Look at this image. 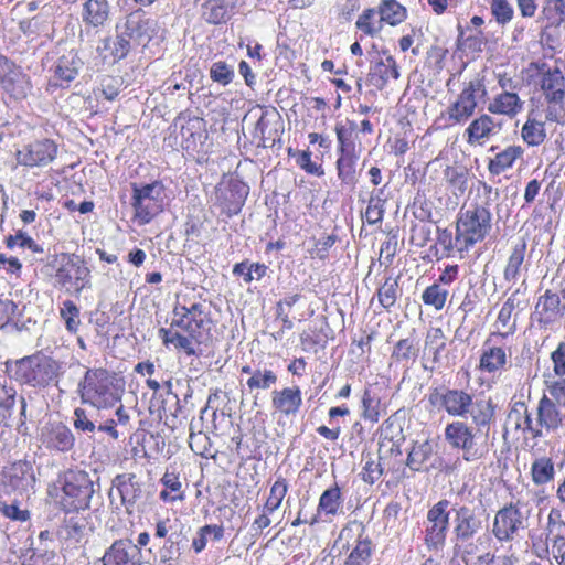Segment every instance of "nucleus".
I'll return each instance as SVG.
<instances>
[{"label":"nucleus","instance_id":"f257e3e1","mask_svg":"<svg viewBox=\"0 0 565 565\" xmlns=\"http://www.w3.org/2000/svg\"><path fill=\"white\" fill-rule=\"evenodd\" d=\"M173 316L169 328L159 329V338L167 348L172 345L188 355H195L194 343H201L211 330L209 308L203 303L180 306L174 308Z\"/></svg>","mask_w":565,"mask_h":565},{"label":"nucleus","instance_id":"f03ea898","mask_svg":"<svg viewBox=\"0 0 565 565\" xmlns=\"http://www.w3.org/2000/svg\"><path fill=\"white\" fill-rule=\"evenodd\" d=\"M535 84L539 87L546 121L565 124V76L556 66L543 63L537 67Z\"/></svg>","mask_w":565,"mask_h":565},{"label":"nucleus","instance_id":"7ed1b4c3","mask_svg":"<svg viewBox=\"0 0 565 565\" xmlns=\"http://www.w3.org/2000/svg\"><path fill=\"white\" fill-rule=\"evenodd\" d=\"M62 365L45 354L36 353L15 362L13 377L33 388H45L57 382Z\"/></svg>","mask_w":565,"mask_h":565},{"label":"nucleus","instance_id":"20e7f679","mask_svg":"<svg viewBox=\"0 0 565 565\" xmlns=\"http://www.w3.org/2000/svg\"><path fill=\"white\" fill-rule=\"evenodd\" d=\"M78 391L82 401L97 409L110 408L121 399V390L104 369L87 370Z\"/></svg>","mask_w":565,"mask_h":565},{"label":"nucleus","instance_id":"39448f33","mask_svg":"<svg viewBox=\"0 0 565 565\" xmlns=\"http://www.w3.org/2000/svg\"><path fill=\"white\" fill-rule=\"evenodd\" d=\"M488 204L487 201L484 205H475L460 213L455 238V246L459 252L468 250L490 232L492 215Z\"/></svg>","mask_w":565,"mask_h":565},{"label":"nucleus","instance_id":"423d86ee","mask_svg":"<svg viewBox=\"0 0 565 565\" xmlns=\"http://www.w3.org/2000/svg\"><path fill=\"white\" fill-rule=\"evenodd\" d=\"M445 439L454 448L462 452L467 462H476L489 454L487 433L481 434L465 422H452L445 428Z\"/></svg>","mask_w":565,"mask_h":565},{"label":"nucleus","instance_id":"0eeeda50","mask_svg":"<svg viewBox=\"0 0 565 565\" xmlns=\"http://www.w3.org/2000/svg\"><path fill=\"white\" fill-rule=\"evenodd\" d=\"M94 482L83 470L67 471L62 486L61 504L67 512L89 508L94 494Z\"/></svg>","mask_w":565,"mask_h":565},{"label":"nucleus","instance_id":"6e6552de","mask_svg":"<svg viewBox=\"0 0 565 565\" xmlns=\"http://www.w3.org/2000/svg\"><path fill=\"white\" fill-rule=\"evenodd\" d=\"M164 186L160 181L138 186L132 185V209L139 224L150 223L163 211Z\"/></svg>","mask_w":565,"mask_h":565},{"label":"nucleus","instance_id":"1a4fd4ad","mask_svg":"<svg viewBox=\"0 0 565 565\" xmlns=\"http://www.w3.org/2000/svg\"><path fill=\"white\" fill-rule=\"evenodd\" d=\"M530 511L520 500L501 508L494 515L492 533L499 542L512 541L526 527Z\"/></svg>","mask_w":565,"mask_h":565},{"label":"nucleus","instance_id":"9d476101","mask_svg":"<svg viewBox=\"0 0 565 565\" xmlns=\"http://www.w3.org/2000/svg\"><path fill=\"white\" fill-rule=\"evenodd\" d=\"M486 95V87L481 79H471L461 93L457 96L456 100L447 108V116L450 125H461L467 122L478 105V99Z\"/></svg>","mask_w":565,"mask_h":565},{"label":"nucleus","instance_id":"9b49d317","mask_svg":"<svg viewBox=\"0 0 565 565\" xmlns=\"http://www.w3.org/2000/svg\"><path fill=\"white\" fill-rule=\"evenodd\" d=\"M0 87L14 100L25 99L32 89L31 78L22 67L0 54Z\"/></svg>","mask_w":565,"mask_h":565},{"label":"nucleus","instance_id":"f8f14e48","mask_svg":"<svg viewBox=\"0 0 565 565\" xmlns=\"http://www.w3.org/2000/svg\"><path fill=\"white\" fill-rule=\"evenodd\" d=\"M450 502L446 499L435 503L427 512L425 527V544L429 551H438L445 545L449 526Z\"/></svg>","mask_w":565,"mask_h":565},{"label":"nucleus","instance_id":"ddd939ff","mask_svg":"<svg viewBox=\"0 0 565 565\" xmlns=\"http://www.w3.org/2000/svg\"><path fill=\"white\" fill-rule=\"evenodd\" d=\"M58 147L55 141L43 138L34 140L17 151L19 164L28 168H42L49 166L57 157Z\"/></svg>","mask_w":565,"mask_h":565},{"label":"nucleus","instance_id":"4468645a","mask_svg":"<svg viewBox=\"0 0 565 565\" xmlns=\"http://www.w3.org/2000/svg\"><path fill=\"white\" fill-rule=\"evenodd\" d=\"M88 278L89 269L79 256H64L63 263L56 271V279L63 287L81 292L88 284Z\"/></svg>","mask_w":565,"mask_h":565},{"label":"nucleus","instance_id":"2eb2a0df","mask_svg":"<svg viewBox=\"0 0 565 565\" xmlns=\"http://www.w3.org/2000/svg\"><path fill=\"white\" fill-rule=\"evenodd\" d=\"M452 512L455 539L476 536L483 529V510L455 504Z\"/></svg>","mask_w":565,"mask_h":565},{"label":"nucleus","instance_id":"dca6fc26","mask_svg":"<svg viewBox=\"0 0 565 565\" xmlns=\"http://www.w3.org/2000/svg\"><path fill=\"white\" fill-rule=\"evenodd\" d=\"M546 552L559 565H565V522L562 512L557 509H552L547 516Z\"/></svg>","mask_w":565,"mask_h":565},{"label":"nucleus","instance_id":"f3484780","mask_svg":"<svg viewBox=\"0 0 565 565\" xmlns=\"http://www.w3.org/2000/svg\"><path fill=\"white\" fill-rule=\"evenodd\" d=\"M40 440L50 451L67 452L75 444L72 430L61 422L47 423L41 428Z\"/></svg>","mask_w":565,"mask_h":565},{"label":"nucleus","instance_id":"a211bd4d","mask_svg":"<svg viewBox=\"0 0 565 565\" xmlns=\"http://www.w3.org/2000/svg\"><path fill=\"white\" fill-rule=\"evenodd\" d=\"M353 533L358 535L356 544L345 559L344 565H370L372 542L367 536H364V526L361 523L354 522L343 527L339 540L349 539Z\"/></svg>","mask_w":565,"mask_h":565},{"label":"nucleus","instance_id":"6ab92c4d","mask_svg":"<svg viewBox=\"0 0 565 565\" xmlns=\"http://www.w3.org/2000/svg\"><path fill=\"white\" fill-rule=\"evenodd\" d=\"M140 547L130 540L115 541L103 556L104 565H141Z\"/></svg>","mask_w":565,"mask_h":565},{"label":"nucleus","instance_id":"aec40b11","mask_svg":"<svg viewBox=\"0 0 565 565\" xmlns=\"http://www.w3.org/2000/svg\"><path fill=\"white\" fill-rule=\"evenodd\" d=\"M431 404L439 402L441 407L451 416L466 417L472 405V396L462 390H447L439 394L435 391L429 396Z\"/></svg>","mask_w":565,"mask_h":565},{"label":"nucleus","instance_id":"412c9836","mask_svg":"<svg viewBox=\"0 0 565 565\" xmlns=\"http://www.w3.org/2000/svg\"><path fill=\"white\" fill-rule=\"evenodd\" d=\"M501 130V126L490 115L475 118L465 130L466 141L470 146H483Z\"/></svg>","mask_w":565,"mask_h":565},{"label":"nucleus","instance_id":"4be33fe9","mask_svg":"<svg viewBox=\"0 0 565 565\" xmlns=\"http://www.w3.org/2000/svg\"><path fill=\"white\" fill-rule=\"evenodd\" d=\"M491 536L487 533L472 537L455 539L454 553L461 558L465 565L478 562V556L489 547Z\"/></svg>","mask_w":565,"mask_h":565},{"label":"nucleus","instance_id":"5701e85b","mask_svg":"<svg viewBox=\"0 0 565 565\" xmlns=\"http://www.w3.org/2000/svg\"><path fill=\"white\" fill-rule=\"evenodd\" d=\"M20 402V423L23 425L26 419V401L18 396L17 390L12 386L0 384V427H10L14 414L17 401Z\"/></svg>","mask_w":565,"mask_h":565},{"label":"nucleus","instance_id":"b1692460","mask_svg":"<svg viewBox=\"0 0 565 565\" xmlns=\"http://www.w3.org/2000/svg\"><path fill=\"white\" fill-rule=\"evenodd\" d=\"M302 405L301 391L298 386L284 387L271 392L273 408L285 415L295 416Z\"/></svg>","mask_w":565,"mask_h":565},{"label":"nucleus","instance_id":"393cba45","mask_svg":"<svg viewBox=\"0 0 565 565\" xmlns=\"http://www.w3.org/2000/svg\"><path fill=\"white\" fill-rule=\"evenodd\" d=\"M241 0H207L202 4V18L209 24L226 23L236 12Z\"/></svg>","mask_w":565,"mask_h":565},{"label":"nucleus","instance_id":"a878e982","mask_svg":"<svg viewBox=\"0 0 565 565\" xmlns=\"http://www.w3.org/2000/svg\"><path fill=\"white\" fill-rule=\"evenodd\" d=\"M113 488L120 497L121 503L130 513V508L141 498V483L134 473L118 475L113 481Z\"/></svg>","mask_w":565,"mask_h":565},{"label":"nucleus","instance_id":"bb28decb","mask_svg":"<svg viewBox=\"0 0 565 565\" xmlns=\"http://www.w3.org/2000/svg\"><path fill=\"white\" fill-rule=\"evenodd\" d=\"M110 15L108 0H86L82 4L81 18L86 28L100 29L106 25Z\"/></svg>","mask_w":565,"mask_h":565},{"label":"nucleus","instance_id":"cd10ccee","mask_svg":"<svg viewBox=\"0 0 565 565\" xmlns=\"http://www.w3.org/2000/svg\"><path fill=\"white\" fill-rule=\"evenodd\" d=\"M82 64L81 58L73 51L62 55L54 67V76L51 79V85L63 86L74 81L78 75Z\"/></svg>","mask_w":565,"mask_h":565},{"label":"nucleus","instance_id":"c85d7f7f","mask_svg":"<svg viewBox=\"0 0 565 565\" xmlns=\"http://www.w3.org/2000/svg\"><path fill=\"white\" fill-rule=\"evenodd\" d=\"M565 307L561 303V298L557 294L546 290L537 300L535 306V313L540 324L547 326L555 321L564 312Z\"/></svg>","mask_w":565,"mask_h":565},{"label":"nucleus","instance_id":"c756f323","mask_svg":"<svg viewBox=\"0 0 565 565\" xmlns=\"http://www.w3.org/2000/svg\"><path fill=\"white\" fill-rule=\"evenodd\" d=\"M511 352L501 347L484 348L479 361V369L487 373H501L510 365Z\"/></svg>","mask_w":565,"mask_h":565},{"label":"nucleus","instance_id":"7c9ffc66","mask_svg":"<svg viewBox=\"0 0 565 565\" xmlns=\"http://www.w3.org/2000/svg\"><path fill=\"white\" fill-rule=\"evenodd\" d=\"M516 307V299L510 296L502 305L497 321L494 323L495 331L490 335L488 342L494 341L495 339H504L512 335L516 330V323L512 320V312Z\"/></svg>","mask_w":565,"mask_h":565},{"label":"nucleus","instance_id":"2f4dec72","mask_svg":"<svg viewBox=\"0 0 565 565\" xmlns=\"http://www.w3.org/2000/svg\"><path fill=\"white\" fill-rule=\"evenodd\" d=\"M523 104V100H521L516 93L505 90L495 95L487 109L490 114L513 118L522 110Z\"/></svg>","mask_w":565,"mask_h":565},{"label":"nucleus","instance_id":"473e14b6","mask_svg":"<svg viewBox=\"0 0 565 565\" xmlns=\"http://www.w3.org/2000/svg\"><path fill=\"white\" fill-rule=\"evenodd\" d=\"M370 82L382 89L386 86L390 78L397 79L399 71L395 58L392 55H386L371 66L369 73Z\"/></svg>","mask_w":565,"mask_h":565},{"label":"nucleus","instance_id":"72a5a7b5","mask_svg":"<svg viewBox=\"0 0 565 565\" xmlns=\"http://www.w3.org/2000/svg\"><path fill=\"white\" fill-rule=\"evenodd\" d=\"M7 478L11 487L17 490H28L35 483L33 466L26 460L13 462L7 471Z\"/></svg>","mask_w":565,"mask_h":565},{"label":"nucleus","instance_id":"f704fd0d","mask_svg":"<svg viewBox=\"0 0 565 565\" xmlns=\"http://www.w3.org/2000/svg\"><path fill=\"white\" fill-rule=\"evenodd\" d=\"M124 31L131 40L138 42L149 40L152 33V21L145 18L140 11L132 12L126 19Z\"/></svg>","mask_w":565,"mask_h":565},{"label":"nucleus","instance_id":"c9c22d12","mask_svg":"<svg viewBox=\"0 0 565 565\" xmlns=\"http://www.w3.org/2000/svg\"><path fill=\"white\" fill-rule=\"evenodd\" d=\"M360 159V151L339 153L337 160V173L342 184L354 188L358 183L356 166Z\"/></svg>","mask_w":565,"mask_h":565},{"label":"nucleus","instance_id":"e433bc0d","mask_svg":"<svg viewBox=\"0 0 565 565\" xmlns=\"http://www.w3.org/2000/svg\"><path fill=\"white\" fill-rule=\"evenodd\" d=\"M524 150L520 146H509L498 152L488 164V170L493 175H499L512 168L514 162L522 158Z\"/></svg>","mask_w":565,"mask_h":565},{"label":"nucleus","instance_id":"4c0bfd02","mask_svg":"<svg viewBox=\"0 0 565 565\" xmlns=\"http://www.w3.org/2000/svg\"><path fill=\"white\" fill-rule=\"evenodd\" d=\"M470 417L472 423L476 425V430L481 433L486 428L488 434L489 425L494 417V405L491 399H477L472 401V405L469 407Z\"/></svg>","mask_w":565,"mask_h":565},{"label":"nucleus","instance_id":"58836bf2","mask_svg":"<svg viewBox=\"0 0 565 565\" xmlns=\"http://www.w3.org/2000/svg\"><path fill=\"white\" fill-rule=\"evenodd\" d=\"M562 415L555 403L543 396L537 405V426L547 430H556L562 425Z\"/></svg>","mask_w":565,"mask_h":565},{"label":"nucleus","instance_id":"ea45409f","mask_svg":"<svg viewBox=\"0 0 565 565\" xmlns=\"http://www.w3.org/2000/svg\"><path fill=\"white\" fill-rule=\"evenodd\" d=\"M433 454L434 448L429 441H416L408 452L406 466L413 471H428V462Z\"/></svg>","mask_w":565,"mask_h":565},{"label":"nucleus","instance_id":"a19ab883","mask_svg":"<svg viewBox=\"0 0 565 565\" xmlns=\"http://www.w3.org/2000/svg\"><path fill=\"white\" fill-rule=\"evenodd\" d=\"M380 22L396 26L407 18V9L396 0H381L377 6Z\"/></svg>","mask_w":565,"mask_h":565},{"label":"nucleus","instance_id":"79ce46f5","mask_svg":"<svg viewBox=\"0 0 565 565\" xmlns=\"http://www.w3.org/2000/svg\"><path fill=\"white\" fill-rule=\"evenodd\" d=\"M160 481L164 486V490L159 494L162 501L175 502L183 501L185 499L179 473L174 470L167 469Z\"/></svg>","mask_w":565,"mask_h":565},{"label":"nucleus","instance_id":"37998d69","mask_svg":"<svg viewBox=\"0 0 565 565\" xmlns=\"http://www.w3.org/2000/svg\"><path fill=\"white\" fill-rule=\"evenodd\" d=\"M343 499L338 484L328 488L322 492L318 503V513L324 515H337L342 508Z\"/></svg>","mask_w":565,"mask_h":565},{"label":"nucleus","instance_id":"c03bdc74","mask_svg":"<svg viewBox=\"0 0 565 565\" xmlns=\"http://www.w3.org/2000/svg\"><path fill=\"white\" fill-rule=\"evenodd\" d=\"M248 193V186L239 181L230 183V196H225L223 211L228 215H236L244 205Z\"/></svg>","mask_w":565,"mask_h":565},{"label":"nucleus","instance_id":"a18cd8bd","mask_svg":"<svg viewBox=\"0 0 565 565\" xmlns=\"http://www.w3.org/2000/svg\"><path fill=\"white\" fill-rule=\"evenodd\" d=\"M525 250L526 243L524 241H521L513 247L503 273L504 279L507 281L518 280L524 262Z\"/></svg>","mask_w":565,"mask_h":565},{"label":"nucleus","instance_id":"49530a36","mask_svg":"<svg viewBox=\"0 0 565 565\" xmlns=\"http://www.w3.org/2000/svg\"><path fill=\"white\" fill-rule=\"evenodd\" d=\"M542 19L545 28H558L565 22V0H544Z\"/></svg>","mask_w":565,"mask_h":565},{"label":"nucleus","instance_id":"de8ad7c7","mask_svg":"<svg viewBox=\"0 0 565 565\" xmlns=\"http://www.w3.org/2000/svg\"><path fill=\"white\" fill-rule=\"evenodd\" d=\"M524 142L531 147L540 146L546 138L545 125L543 121L529 117L521 129Z\"/></svg>","mask_w":565,"mask_h":565},{"label":"nucleus","instance_id":"09e8293b","mask_svg":"<svg viewBox=\"0 0 565 565\" xmlns=\"http://www.w3.org/2000/svg\"><path fill=\"white\" fill-rule=\"evenodd\" d=\"M356 130V124L347 120L345 124H337L335 134L339 143V153L360 151L353 141V134Z\"/></svg>","mask_w":565,"mask_h":565},{"label":"nucleus","instance_id":"8fccbe9b","mask_svg":"<svg viewBox=\"0 0 565 565\" xmlns=\"http://www.w3.org/2000/svg\"><path fill=\"white\" fill-rule=\"evenodd\" d=\"M532 480L535 484H545L554 479V463L550 458L541 457L533 461L531 467Z\"/></svg>","mask_w":565,"mask_h":565},{"label":"nucleus","instance_id":"3c124183","mask_svg":"<svg viewBox=\"0 0 565 565\" xmlns=\"http://www.w3.org/2000/svg\"><path fill=\"white\" fill-rule=\"evenodd\" d=\"M397 279L398 278L387 277L377 290L379 302L386 310H390L395 305L401 295Z\"/></svg>","mask_w":565,"mask_h":565},{"label":"nucleus","instance_id":"603ef678","mask_svg":"<svg viewBox=\"0 0 565 565\" xmlns=\"http://www.w3.org/2000/svg\"><path fill=\"white\" fill-rule=\"evenodd\" d=\"M267 271V266L259 263H249L248 260L238 263L233 268L235 276L243 277L245 284H249L253 280H260Z\"/></svg>","mask_w":565,"mask_h":565},{"label":"nucleus","instance_id":"864d4df0","mask_svg":"<svg viewBox=\"0 0 565 565\" xmlns=\"http://www.w3.org/2000/svg\"><path fill=\"white\" fill-rule=\"evenodd\" d=\"M377 9L369 8L358 17L355 26L367 36H375L382 30V23L375 19Z\"/></svg>","mask_w":565,"mask_h":565},{"label":"nucleus","instance_id":"5fc2aeb1","mask_svg":"<svg viewBox=\"0 0 565 565\" xmlns=\"http://www.w3.org/2000/svg\"><path fill=\"white\" fill-rule=\"evenodd\" d=\"M97 423L98 413L96 409L87 411L78 407L74 411L73 425L75 429L90 434L96 430Z\"/></svg>","mask_w":565,"mask_h":565},{"label":"nucleus","instance_id":"6e6d98bb","mask_svg":"<svg viewBox=\"0 0 565 565\" xmlns=\"http://www.w3.org/2000/svg\"><path fill=\"white\" fill-rule=\"evenodd\" d=\"M278 376L273 370L255 369L253 376H249L246 384L250 392L255 390H268L277 383Z\"/></svg>","mask_w":565,"mask_h":565},{"label":"nucleus","instance_id":"4d7b16f0","mask_svg":"<svg viewBox=\"0 0 565 565\" xmlns=\"http://www.w3.org/2000/svg\"><path fill=\"white\" fill-rule=\"evenodd\" d=\"M288 486L285 479L279 478L270 488L269 497L264 504L265 512L274 513L281 505V502L287 493Z\"/></svg>","mask_w":565,"mask_h":565},{"label":"nucleus","instance_id":"13d9d810","mask_svg":"<svg viewBox=\"0 0 565 565\" xmlns=\"http://www.w3.org/2000/svg\"><path fill=\"white\" fill-rule=\"evenodd\" d=\"M448 291L438 284L428 286L423 295L422 300L425 305L434 307L436 310H441L446 303Z\"/></svg>","mask_w":565,"mask_h":565},{"label":"nucleus","instance_id":"bf43d9fd","mask_svg":"<svg viewBox=\"0 0 565 565\" xmlns=\"http://www.w3.org/2000/svg\"><path fill=\"white\" fill-rule=\"evenodd\" d=\"M446 347V338L440 328H433L428 330L425 339V350L433 354L434 362L438 361L439 353Z\"/></svg>","mask_w":565,"mask_h":565},{"label":"nucleus","instance_id":"052dcab7","mask_svg":"<svg viewBox=\"0 0 565 565\" xmlns=\"http://www.w3.org/2000/svg\"><path fill=\"white\" fill-rule=\"evenodd\" d=\"M490 10L500 25L510 23L514 17V9L508 0H491Z\"/></svg>","mask_w":565,"mask_h":565},{"label":"nucleus","instance_id":"680f3d73","mask_svg":"<svg viewBox=\"0 0 565 565\" xmlns=\"http://www.w3.org/2000/svg\"><path fill=\"white\" fill-rule=\"evenodd\" d=\"M60 313L65 321L66 329L72 333H76L81 326L79 308L72 300H65Z\"/></svg>","mask_w":565,"mask_h":565},{"label":"nucleus","instance_id":"e2e57ef3","mask_svg":"<svg viewBox=\"0 0 565 565\" xmlns=\"http://www.w3.org/2000/svg\"><path fill=\"white\" fill-rule=\"evenodd\" d=\"M382 475L383 467L380 462V458L374 459L367 456L361 472L362 480L369 484H374L381 479Z\"/></svg>","mask_w":565,"mask_h":565},{"label":"nucleus","instance_id":"0e129e2a","mask_svg":"<svg viewBox=\"0 0 565 565\" xmlns=\"http://www.w3.org/2000/svg\"><path fill=\"white\" fill-rule=\"evenodd\" d=\"M210 77L213 82L226 86L233 81L234 71L225 62L218 61L212 64L210 68Z\"/></svg>","mask_w":565,"mask_h":565},{"label":"nucleus","instance_id":"69168bd1","mask_svg":"<svg viewBox=\"0 0 565 565\" xmlns=\"http://www.w3.org/2000/svg\"><path fill=\"white\" fill-rule=\"evenodd\" d=\"M418 352V348L414 340L412 339H402L399 340L393 351V356L397 360H409L412 358H416Z\"/></svg>","mask_w":565,"mask_h":565},{"label":"nucleus","instance_id":"338daca9","mask_svg":"<svg viewBox=\"0 0 565 565\" xmlns=\"http://www.w3.org/2000/svg\"><path fill=\"white\" fill-rule=\"evenodd\" d=\"M382 201L379 196L371 195L366 210L363 214L369 224L380 223L383 218Z\"/></svg>","mask_w":565,"mask_h":565},{"label":"nucleus","instance_id":"774afa93","mask_svg":"<svg viewBox=\"0 0 565 565\" xmlns=\"http://www.w3.org/2000/svg\"><path fill=\"white\" fill-rule=\"evenodd\" d=\"M516 558L513 555H498L484 552L478 556V562L472 565H514Z\"/></svg>","mask_w":565,"mask_h":565}]
</instances>
